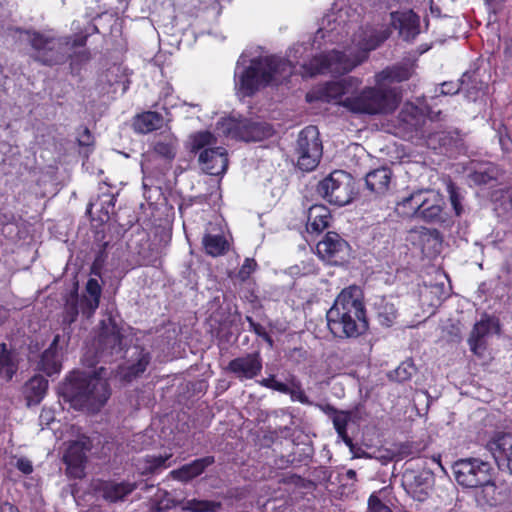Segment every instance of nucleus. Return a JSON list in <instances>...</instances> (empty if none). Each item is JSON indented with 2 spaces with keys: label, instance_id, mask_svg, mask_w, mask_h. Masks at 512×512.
<instances>
[{
  "label": "nucleus",
  "instance_id": "393cba45",
  "mask_svg": "<svg viewBox=\"0 0 512 512\" xmlns=\"http://www.w3.org/2000/svg\"><path fill=\"white\" fill-rule=\"evenodd\" d=\"M164 118L161 114L154 111H147L135 116L133 128L136 132L147 134L154 130L162 128Z\"/></svg>",
  "mask_w": 512,
  "mask_h": 512
},
{
  "label": "nucleus",
  "instance_id": "09e8293b",
  "mask_svg": "<svg viewBox=\"0 0 512 512\" xmlns=\"http://www.w3.org/2000/svg\"><path fill=\"white\" fill-rule=\"evenodd\" d=\"M315 406L319 408L323 413L328 415L331 419L340 411L330 404H316Z\"/></svg>",
  "mask_w": 512,
  "mask_h": 512
},
{
  "label": "nucleus",
  "instance_id": "4468645a",
  "mask_svg": "<svg viewBox=\"0 0 512 512\" xmlns=\"http://www.w3.org/2000/svg\"><path fill=\"white\" fill-rule=\"evenodd\" d=\"M91 448L88 437L81 435L71 441L64 454V462L67 465V473L74 478H81L84 475V463L86 452Z\"/></svg>",
  "mask_w": 512,
  "mask_h": 512
},
{
  "label": "nucleus",
  "instance_id": "ddd939ff",
  "mask_svg": "<svg viewBox=\"0 0 512 512\" xmlns=\"http://www.w3.org/2000/svg\"><path fill=\"white\" fill-rule=\"evenodd\" d=\"M317 254L330 264L345 262L350 254V246L339 234L328 232L316 246Z\"/></svg>",
  "mask_w": 512,
  "mask_h": 512
},
{
  "label": "nucleus",
  "instance_id": "20e7f679",
  "mask_svg": "<svg viewBox=\"0 0 512 512\" xmlns=\"http://www.w3.org/2000/svg\"><path fill=\"white\" fill-rule=\"evenodd\" d=\"M331 333L340 338H355L366 332L363 293L358 286H349L341 291L326 314Z\"/></svg>",
  "mask_w": 512,
  "mask_h": 512
},
{
  "label": "nucleus",
  "instance_id": "4be33fe9",
  "mask_svg": "<svg viewBox=\"0 0 512 512\" xmlns=\"http://www.w3.org/2000/svg\"><path fill=\"white\" fill-rule=\"evenodd\" d=\"M214 463V457L206 456L200 459H196L191 463L185 464L182 467L172 470L169 475L174 480L181 482H188L193 478L201 475L204 470Z\"/></svg>",
  "mask_w": 512,
  "mask_h": 512
},
{
  "label": "nucleus",
  "instance_id": "c9c22d12",
  "mask_svg": "<svg viewBox=\"0 0 512 512\" xmlns=\"http://www.w3.org/2000/svg\"><path fill=\"white\" fill-rule=\"evenodd\" d=\"M176 505L177 503L167 491L158 490L151 499L150 509L152 512H161L168 510Z\"/></svg>",
  "mask_w": 512,
  "mask_h": 512
},
{
  "label": "nucleus",
  "instance_id": "e2e57ef3",
  "mask_svg": "<svg viewBox=\"0 0 512 512\" xmlns=\"http://www.w3.org/2000/svg\"><path fill=\"white\" fill-rule=\"evenodd\" d=\"M263 335H265V338L266 340L269 342L270 345H272V340L269 336H267L265 333H263Z\"/></svg>",
  "mask_w": 512,
  "mask_h": 512
},
{
  "label": "nucleus",
  "instance_id": "3c124183",
  "mask_svg": "<svg viewBox=\"0 0 512 512\" xmlns=\"http://www.w3.org/2000/svg\"><path fill=\"white\" fill-rule=\"evenodd\" d=\"M90 138H91L90 133H89V131L86 129V130L84 131V133L80 136V138H79V143H80L81 145H89Z\"/></svg>",
  "mask_w": 512,
  "mask_h": 512
},
{
  "label": "nucleus",
  "instance_id": "f3484780",
  "mask_svg": "<svg viewBox=\"0 0 512 512\" xmlns=\"http://www.w3.org/2000/svg\"><path fill=\"white\" fill-rule=\"evenodd\" d=\"M199 163L207 174L221 175L228 167L227 151L223 147L206 148L199 154Z\"/></svg>",
  "mask_w": 512,
  "mask_h": 512
},
{
  "label": "nucleus",
  "instance_id": "6e6d98bb",
  "mask_svg": "<svg viewBox=\"0 0 512 512\" xmlns=\"http://www.w3.org/2000/svg\"><path fill=\"white\" fill-rule=\"evenodd\" d=\"M303 50H304L303 45H300V44H299V45L294 46V47L291 49L290 53L294 52L295 54H297V53L302 52ZM293 58H294V60L296 61L297 56H296V55H294V56H293Z\"/></svg>",
  "mask_w": 512,
  "mask_h": 512
},
{
  "label": "nucleus",
  "instance_id": "49530a36",
  "mask_svg": "<svg viewBox=\"0 0 512 512\" xmlns=\"http://www.w3.org/2000/svg\"><path fill=\"white\" fill-rule=\"evenodd\" d=\"M460 86L455 82H444L441 84V94L443 95H453L458 93Z\"/></svg>",
  "mask_w": 512,
  "mask_h": 512
},
{
  "label": "nucleus",
  "instance_id": "a18cd8bd",
  "mask_svg": "<svg viewBox=\"0 0 512 512\" xmlns=\"http://www.w3.org/2000/svg\"><path fill=\"white\" fill-rule=\"evenodd\" d=\"M257 264L254 259L247 258L239 270V277L241 280H246L250 274L255 270Z\"/></svg>",
  "mask_w": 512,
  "mask_h": 512
},
{
  "label": "nucleus",
  "instance_id": "864d4df0",
  "mask_svg": "<svg viewBox=\"0 0 512 512\" xmlns=\"http://www.w3.org/2000/svg\"><path fill=\"white\" fill-rule=\"evenodd\" d=\"M1 512H17L16 509L9 503H5L0 508Z\"/></svg>",
  "mask_w": 512,
  "mask_h": 512
},
{
  "label": "nucleus",
  "instance_id": "4c0bfd02",
  "mask_svg": "<svg viewBox=\"0 0 512 512\" xmlns=\"http://www.w3.org/2000/svg\"><path fill=\"white\" fill-rule=\"evenodd\" d=\"M220 507V502L192 499L188 500L182 509L192 512H216Z\"/></svg>",
  "mask_w": 512,
  "mask_h": 512
},
{
  "label": "nucleus",
  "instance_id": "f03ea898",
  "mask_svg": "<svg viewBox=\"0 0 512 512\" xmlns=\"http://www.w3.org/2000/svg\"><path fill=\"white\" fill-rule=\"evenodd\" d=\"M360 81L354 77H348L341 81L329 82L317 90V98L342 105L349 111L358 114H382L395 109L393 94L384 89L366 88L361 93L354 95Z\"/></svg>",
  "mask_w": 512,
  "mask_h": 512
},
{
  "label": "nucleus",
  "instance_id": "c85d7f7f",
  "mask_svg": "<svg viewBox=\"0 0 512 512\" xmlns=\"http://www.w3.org/2000/svg\"><path fill=\"white\" fill-rule=\"evenodd\" d=\"M353 411L340 410L334 417H332L333 426L338 434V437L350 448L353 452L352 439L347 434V425L353 419Z\"/></svg>",
  "mask_w": 512,
  "mask_h": 512
},
{
  "label": "nucleus",
  "instance_id": "0eeeda50",
  "mask_svg": "<svg viewBox=\"0 0 512 512\" xmlns=\"http://www.w3.org/2000/svg\"><path fill=\"white\" fill-rule=\"evenodd\" d=\"M443 197L434 190H418L397 203L396 210L405 217H416L428 222L441 218Z\"/></svg>",
  "mask_w": 512,
  "mask_h": 512
},
{
  "label": "nucleus",
  "instance_id": "5701e85b",
  "mask_svg": "<svg viewBox=\"0 0 512 512\" xmlns=\"http://www.w3.org/2000/svg\"><path fill=\"white\" fill-rule=\"evenodd\" d=\"M60 336L56 335L50 346L43 352L38 367L47 375L59 373L61 369L62 354L58 349Z\"/></svg>",
  "mask_w": 512,
  "mask_h": 512
},
{
  "label": "nucleus",
  "instance_id": "13d9d810",
  "mask_svg": "<svg viewBox=\"0 0 512 512\" xmlns=\"http://www.w3.org/2000/svg\"><path fill=\"white\" fill-rule=\"evenodd\" d=\"M432 461H433V462H435V463H437V464H438V466H439L442 470L444 469V468H443V466H442V464H441V462H440V456H437V457H436V456H434V457H432Z\"/></svg>",
  "mask_w": 512,
  "mask_h": 512
},
{
  "label": "nucleus",
  "instance_id": "423d86ee",
  "mask_svg": "<svg viewBox=\"0 0 512 512\" xmlns=\"http://www.w3.org/2000/svg\"><path fill=\"white\" fill-rule=\"evenodd\" d=\"M25 40L33 49V58L44 65L63 63L69 52L78 46H84L87 36L58 37L51 32L26 31Z\"/></svg>",
  "mask_w": 512,
  "mask_h": 512
},
{
  "label": "nucleus",
  "instance_id": "f704fd0d",
  "mask_svg": "<svg viewBox=\"0 0 512 512\" xmlns=\"http://www.w3.org/2000/svg\"><path fill=\"white\" fill-rule=\"evenodd\" d=\"M203 245L208 254L218 256L227 249V241L222 235L207 234L203 238Z\"/></svg>",
  "mask_w": 512,
  "mask_h": 512
},
{
  "label": "nucleus",
  "instance_id": "de8ad7c7",
  "mask_svg": "<svg viewBox=\"0 0 512 512\" xmlns=\"http://www.w3.org/2000/svg\"><path fill=\"white\" fill-rule=\"evenodd\" d=\"M16 467L24 474H30L33 471L32 463L26 458L17 460Z\"/></svg>",
  "mask_w": 512,
  "mask_h": 512
},
{
  "label": "nucleus",
  "instance_id": "72a5a7b5",
  "mask_svg": "<svg viewBox=\"0 0 512 512\" xmlns=\"http://www.w3.org/2000/svg\"><path fill=\"white\" fill-rule=\"evenodd\" d=\"M48 387V381L42 376H34L26 384V391L31 401L39 402Z\"/></svg>",
  "mask_w": 512,
  "mask_h": 512
},
{
  "label": "nucleus",
  "instance_id": "6e6552de",
  "mask_svg": "<svg viewBox=\"0 0 512 512\" xmlns=\"http://www.w3.org/2000/svg\"><path fill=\"white\" fill-rule=\"evenodd\" d=\"M219 133L242 141H261L273 134L272 127L264 122L250 119L226 118L217 123Z\"/></svg>",
  "mask_w": 512,
  "mask_h": 512
},
{
  "label": "nucleus",
  "instance_id": "680f3d73",
  "mask_svg": "<svg viewBox=\"0 0 512 512\" xmlns=\"http://www.w3.org/2000/svg\"><path fill=\"white\" fill-rule=\"evenodd\" d=\"M94 206H96V204H95V203H93V202H90V203L88 204V206H87V212H88V213H91V211H92V209H93V207H94Z\"/></svg>",
  "mask_w": 512,
  "mask_h": 512
},
{
  "label": "nucleus",
  "instance_id": "f8f14e48",
  "mask_svg": "<svg viewBox=\"0 0 512 512\" xmlns=\"http://www.w3.org/2000/svg\"><path fill=\"white\" fill-rule=\"evenodd\" d=\"M296 153L301 170L311 171L318 165L322 156V144L315 126H308L299 133Z\"/></svg>",
  "mask_w": 512,
  "mask_h": 512
},
{
  "label": "nucleus",
  "instance_id": "ea45409f",
  "mask_svg": "<svg viewBox=\"0 0 512 512\" xmlns=\"http://www.w3.org/2000/svg\"><path fill=\"white\" fill-rule=\"evenodd\" d=\"M337 21V17L334 14L327 15L323 20L321 27L316 32V38H328L329 41H334L335 37L333 35L334 30H336V26L330 27L332 23Z\"/></svg>",
  "mask_w": 512,
  "mask_h": 512
},
{
  "label": "nucleus",
  "instance_id": "603ef678",
  "mask_svg": "<svg viewBox=\"0 0 512 512\" xmlns=\"http://www.w3.org/2000/svg\"><path fill=\"white\" fill-rule=\"evenodd\" d=\"M442 287L438 285L431 286L429 290H427L424 294H422V297H427V294H438Z\"/></svg>",
  "mask_w": 512,
  "mask_h": 512
},
{
  "label": "nucleus",
  "instance_id": "79ce46f5",
  "mask_svg": "<svg viewBox=\"0 0 512 512\" xmlns=\"http://www.w3.org/2000/svg\"><path fill=\"white\" fill-rule=\"evenodd\" d=\"M447 190L449 193L451 205L456 215H460L462 213L463 208L461 205V196L457 188L452 183H449L447 186Z\"/></svg>",
  "mask_w": 512,
  "mask_h": 512
},
{
  "label": "nucleus",
  "instance_id": "8fccbe9b",
  "mask_svg": "<svg viewBox=\"0 0 512 512\" xmlns=\"http://www.w3.org/2000/svg\"><path fill=\"white\" fill-rule=\"evenodd\" d=\"M103 197L107 198V200L103 201V203L106 204L107 206H103L102 209L104 210L105 215L108 216L110 213L109 208L112 209L114 207L116 199L114 195H103Z\"/></svg>",
  "mask_w": 512,
  "mask_h": 512
},
{
  "label": "nucleus",
  "instance_id": "6ab92c4d",
  "mask_svg": "<svg viewBox=\"0 0 512 512\" xmlns=\"http://www.w3.org/2000/svg\"><path fill=\"white\" fill-rule=\"evenodd\" d=\"M413 74V67L410 64L395 65L388 67L376 75L377 87L373 89H384L393 94L395 107L397 106V96L392 89L385 87L386 82H402L411 78Z\"/></svg>",
  "mask_w": 512,
  "mask_h": 512
},
{
  "label": "nucleus",
  "instance_id": "9d476101",
  "mask_svg": "<svg viewBox=\"0 0 512 512\" xmlns=\"http://www.w3.org/2000/svg\"><path fill=\"white\" fill-rule=\"evenodd\" d=\"M317 191L329 203L344 206L352 200V178L348 173L336 170L319 182Z\"/></svg>",
  "mask_w": 512,
  "mask_h": 512
},
{
  "label": "nucleus",
  "instance_id": "7c9ffc66",
  "mask_svg": "<svg viewBox=\"0 0 512 512\" xmlns=\"http://www.w3.org/2000/svg\"><path fill=\"white\" fill-rule=\"evenodd\" d=\"M135 489L134 484L130 483H108L104 486V498L116 502L122 500Z\"/></svg>",
  "mask_w": 512,
  "mask_h": 512
},
{
  "label": "nucleus",
  "instance_id": "5fc2aeb1",
  "mask_svg": "<svg viewBox=\"0 0 512 512\" xmlns=\"http://www.w3.org/2000/svg\"><path fill=\"white\" fill-rule=\"evenodd\" d=\"M504 52L507 56L512 57V40L506 41Z\"/></svg>",
  "mask_w": 512,
  "mask_h": 512
},
{
  "label": "nucleus",
  "instance_id": "0e129e2a",
  "mask_svg": "<svg viewBox=\"0 0 512 512\" xmlns=\"http://www.w3.org/2000/svg\"><path fill=\"white\" fill-rule=\"evenodd\" d=\"M312 97H313V95L311 93H308L307 96H306L308 101H311Z\"/></svg>",
  "mask_w": 512,
  "mask_h": 512
},
{
  "label": "nucleus",
  "instance_id": "c03bdc74",
  "mask_svg": "<svg viewBox=\"0 0 512 512\" xmlns=\"http://www.w3.org/2000/svg\"><path fill=\"white\" fill-rule=\"evenodd\" d=\"M368 505L370 512H392V510L388 506L383 504L381 500L374 495L370 496Z\"/></svg>",
  "mask_w": 512,
  "mask_h": 512
},
{
  "label": "nucleus",
  "instance_id": "37998d69",
  "mask_svg": "<svg viewBox=\"0 0 512 512\" xmlns=\"http://www.w3.org/2000/svg\"><path fill=\"white\" fill-rule=\"evenodd\" d=\"M259 384L263 387L273 389V390L281 392V393H282V391H287L286 384L276 381L274 375H271L268 378H264V379L260 380Z\"/></svg>",
  "mask_w": 512,
  "mask_h": 512
},
{
  "label": "nucleus",
  "instance_id": "473e14b6",
  "mask_svg": "<svg viewBox=\"0 0 512 512\" xmlns=\"http://www.w3.org/2000/svg\"><path fill=\"white\" fill-rule=\"evenodd\" d=\"M285 384L287 391H282V393L288 394L292 401H297L304 405L313 404L305 394L301 382L295 376H290Z\"/></svg>",
  "mask_w": 512,
  "mask_h": 512
},
{
  "label": "nucleus",
  "instance_id": "f257e3e1",
  "mask_svg": "<svg viewBox=\"0 0 512 512\" xmlns=\"http://www.w3.org/2000/svg\"><path fill=\"white\" fill-rule=\"evenodd\" d=\"M389 34L388 29L378 31L372 27L360 28L354 34L351 46L344 51L333 50L314 57L308 65L302 66L303 75L348 73L365 61L368 53L384 42Z\"/></svg>",
  "mask_w": 512,
  "mask_h": 512
},
{
  "label": "nucleus",
  "instance_id": "39448f33",
  "mask_svg": "<svg viewBox=\"0 0 512 512\" xmlns=\"http://www.w3.org/2000/svg\"><path fill=\"white\" fill-rule=\"evenodd\" d=\"M63 395L74 409L97 413L111 395L105 368L93 374L73 372L63 386Z\"/></svg>",
  "mask_w": 512,
  "mask_h": 512
},
{
  "label": "nucleus",
  "instance_id": "9b49d317",
  "mask_svg": "<svg viewBox=\"0 0 512 512\" xmlns=\"http://www.w3.org/2000/svg\"><path fill=\"white\" fill-rule=\"evenodd\" d=\"M490 471V464L478 458L460 459L453 465L455 480L467 488H476L490 483Z\"/></svg>",
  "mask_w": 512,
  "mask_h": 512
},
{
  "label": "nucleus",
  "instance_id": "c756f323",
  "mask_svg": "<svg viewBox=\"0 0 512 512\" xmlns=\"http://www.w3.org/2000/svg\"><path fill=\"white\" fill-rule=\"evenodd\" d=\"M178 148V139L173 134L164 135L154 145V151L160 157L172 160L175 158Z\"/></svg>",
  "mask_w": 512,
  "mask_h": 512
},
{
  "label": "nucleus",
  "instance_id": "412c9836",
  "mask_svg": "<svg viewBox=\"0 0 512 512\" xmlns=\"http://www.w3.org/2000/svg\"><path fill=\"white\" fill-rule=\"evenodd\" d=\"M151 360L150 353L142 348H135L131 361L120 367L118 375L122 380L132 381L146 370Z\"/></svg>",
  "mask_w": 512,
  "mask_h": 512
},
{
  "label": "nucleus",
  "instance_id": "2eb2a0df",
  "mask_svg": "<svg viewBox=\"0 0 512 512\" xmlns=\"http://www.w3.org/2000/svg\"><path fill=\"white\" fill-rule=\"evenodd\" d=\"M487 449L492 454L498 468L512 475V434L497 433L488 443Z\"/></svg>",
  "mask_w": 512,
  "mask_h": 512
},
{
  "label": "nucleus",
  "instance_id": "a878e982",
  "mask_svg": "<svg viewBox=\"0 0 512 512\" xmlns=\"http://www.w3.org/2000/svg\"><path fill=\"white\" fill-rule=\"evenodd\" d=\"M392 173L390 169L382 167L366 175V186L376 194H384L390 185Z\"/></svg>",
  "mask_w": 512,
  "mask_h": 512
},
{
  "label": "nucleus",
  "instance_id": "bf43d9fd",
  "mask_svg": "<svg viewBox=\"0 0 512 512\" xmlns=\"http://www.w3.org/2000/svg\"><path fill=\"white\" fill-rule=\"evenodd\" d=\"M346 475L349 479H354L356 477V472L354 470H348Z\"/></svg>",
  "mask_w": 512,
  "mask_h": 512
},
{
  "label": "nucleus",
  "instance_id": "dca6fc26",
  "mask_svg": "<svg viewBox=\"0 0 512 512\" xmlns=\"http://www.w3.org/2000/svg\"><path fill=\"white\" fill-rule=\"evenodd\" d=\"M262 370V358L258 352L249 353L231 360L227 371L240 381L257 377Z\"/></svg>",
  "mask_w": 512,
  "mask_h": 512
},
{
  "label": "nucleus",
  "instance_id": "bb28decb",
  "mask_svg": "<svg viewBox=\"0 0 512 512\" xmlns=\"http://www.w3.org/2000/svg\"><path fill=\"white\" fill-rule=\"evenodd\" d=\"M330 211L324 205H313L307 214V230L321 232L328 227Z\"/></svg>",
  "mask_w": 512,
  "mask_h": 512
},
{
  "label": "nucleus",
  "instance_id": "b1692460",
  "mask_svg": "<svg viewBox=\"0 0 512 512\" xmlns=\"http://www.w3.org/2000/svg\"><path fill=\"white\" fill-rule=\"evenodd\" d=\"M18 353L9 349L5 343L0 344V379L10 381L18 370Z\"/></svg>",
  "mask_w": 512,
  "mask_h": 512
},
{
  "label": "nucleus",
  "instance_id": "1a4fd4ad",
  "mask_svg": "<svg viewBox=\"0 0 512 512\" xmlns=\"http://www.w3.org/2000/svg\"><path fill=\"white\" fill-rule=\"evenodd\" d=\"M102 288L98 280L90 278L85 287V293L79 298L77 294L71 293L65 304L64 322L73 323L81 312L90 318L99 306Z\"/></svg>",
  "mask_w": 512,
  "mask_h": 512
},
{
  "label": "nucleus",
  "instance_id": "a211bd4d",
  "mask_svg": "<svg viewBox=\"0 0 512 512\" xmlns=\"http://www.w3.org/2000/svg\"><path fill=\"white\" fill-rule=\"evenodd\" d=\"M391 24L399 30L401 37L406 40L414 39L420 32V18L412 10L390 13Z\"/></svg>",
  "mask_w": 512,
  "mask_h": 512
},
{
  "label": "nucleus",
  "instance_id": "a19ab883",
  "mask_svg": "<svg viewBox=\"0 0 512 512\" xmlns=\"http://www.w3.org/2000/svg\"><path fill=\"white\" fill-rule=\"evenodd\" d=\"M416 373V367L411 360L403 361L394 371V378L399 382L409 380Z\"/></svg>",
  "mask_w": 512,
  "mask_h": 512
},
{
  "label": "nucleus",
  "instance_id": "4d7b16f0",
  "mask_svg": "<svg viewBox=\"0 0 512 512\" xmlns=\"http://www.w3.org/2000/svg\"><path fill=\"white\" fill-rule=\"evenodd\" d=\"M251 326L253 327L254 331L259 334V335H262V327L259 325V324H255L251 318H248Z\"/></svg>",
  "mask_w": 512,
  "mask_h": 512
},
{
  "label": "nucleus",
  "instance_id": "aec40b11",
  "mask_svg": "<svg viewBox=\"0 0 512 512\" xmlns=\"http://www.w3.org/2000/svg\"><path fill=\"white\" fill-rule=\"evenodd\" d=\"M499 323L495 318L487 317L481 319L474 325V328L469 337V345L471 350L478 354L480 349L483 348L485 338L499 333Z\"/></svg>",
  "mask_w": 512,
  "mask_h": 512
},
{
  "label": "nucleus",
  "instance_id": "58836bf2",
  "mask_svg": "<svg viewBox=\"0 0 512 512\" xmlns=\"http://www.w3.org/2000/svg\"><path fill=\"white\" fill-rule=\"evenodd\" d=\"M216 143L215 137L208 131L198 132L191 138L192 150H204L211 148L210 146Z\"/></svg>",
  "mask_w": 512,
  "mask_h": 512
},
{
  "label": "nucleus",
  "instance_id": "052dcab7",
  "mask_svg": "<svg viewBox=\"0 0 512 512\" xmlns=\"http://www.w3.org/2000/svg\"><path fill=\"white\" fill-rule=\"evenodd\" d=\"M442 299L440 297H437L435 301L431 302L432 306H437L441 303Z\"/></svg>",
  "mask_w": 512,
  "mask_h": 512
},
{
  "label": "nucleus",
  "instance_id": "e433bc0d",
  "mask_svg": "<svg viewBox=\"0 0 512 512\" xmlns=\"http://www.w3.org/2000/svg\"><path fill=\"white\" fill-rule=\"evenodd\" d=\"M377 315L383 326L390 327L397 318V309L393 303L383 301L378 307Z\"/></svg>",
  "mask_w": 512,
  "mask_h": 512
},
{
  "label": "nucleus",
  "instance_id": "2f4dec72",
  "mask_svg": "<svg viewBox=\"0 0 512 512\" xmlns=\"http://www.w3.org/2000/svg\"><path fill=\"white\" fill-rule=\"evenodd\" d=\"M171 456V454H166L164 456H146L145 458L138 460L136 465L141 474L154 473L158 469L166 468V462Z\"/></svg>",
  "mask_w": 512,
  "mask_h": 512
},
{
  "label": "nucleus",
  "instance_id": "cd10ccee",
  "mask_svg": "<svg viewBox=\"0 0 512 512\" xmlns=\"http://www.w3.org/2000/svg\"><path fill=\"white\" fill-rule=\"evenodd\" d=\"M98 342L100 345L97 352L99 357L121 352V337L115 329L111 333H101Z\"/></svg>",
  "mask_w": 512,
  "mask_h": 512
},
{
  "label": "nucleus",
  "instance_id": "7ed1b4c3",
  "mask_svg": "<svg viewBox=\"0 0 512 512\" xmlns=\"http://www.w3.org/2000/svg\"><path fill=\"white\" fill-rule=\"evenodd\" d=\"M246 59L241 55L234 73L235 89L237 93L252 96L261 88L269 84H279L293 74L292 60L276 56L254 58L248 66Z\"/></svg>",
  "mask_w": 512,
  "mask_h": 512
}]
</instances>
